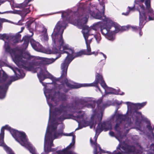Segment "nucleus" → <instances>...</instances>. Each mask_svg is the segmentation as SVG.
<instances>
[{"label": "nucleus", "instance_id": "13", "mask_svg": "<svg viewBox=\"0 0 154 154\" xmlns=\"http://www.w3.org/2000/svg\"><path fill=\"white\" fill-rule=\"evenodd\" d=\"M5 129L8 130L10 132L13 137L17 141L25 133L23 132L19 131L18 130L12 128L10 127L9 126L7 125H6L2 127L1 129V133L2 130V131H3L4 134H5Z\"/></svg>", "mask_w": 154, "mask_h": 154}, {"label": "nucleus", "instance_id": "7", "mask_svg": "<svg viewBox=\"0 0 154 154\" xmlns=\"http://www.w3.org/2000/svg\"><path fill=\"white\" fill-rule=\"evenodd\" d=\"M100 83L101 86L104 89L107 87L106 83L104 81L102 75L101 74L96 73L95 80L94 82L92 83L89 84H84V86L85 87H95L97 88L100 91V89L98 85V84Z\"/></svg>", "mask_w": 154, "mask_h": 154}, {"label": "nucleus", "instance_id": "37", "mask_svg": "<svg viewBox=\"0 0 154 154\" xmlns=\"http://www.w3.org/2000/svg\"><path fill=\"white\" fill-rule=\"evenodd\" d=\"M96 106V104L95 102H93L92 103H88L85 105L86 107L88 108H91L92 109H94Z\"/></svg>", "mask_w": 154, "mask_h": 154}, {"label": "nucleus", "instance_id": "29", "mask_svg": "<svg viewBox=\"0 0 154 154\" xmlns=\"http://www.w3.org/2000/svg\"><path fill=\"white\" fill-rule=\"evenodd\" d=\"M106 88H107V93L108 94H119L120 95H123L124 94V93L123 92H122L121 94H119L116 91V89H114L112 88L106 87Z\"/></svg>", "mask_w": 154, "mask_h": 154}, {"label": "nucleus", "instance_id": "47", "mask_svg": "<svg viewBox=\"0 0 154 154\" xmlns=\"http://www.w3.org/2000/svg\"><path fill=\"white\" fill-rule=\"evenodd\" d=\"M7 88V84H4L0 85V90H3Z\"/></svg>", "mask_w": 154, "mask_h": 154}, {"label": "nucleus", "instance_id": "58", "mask_svg": "<svg viewBox=\"0 0 154 154\" xmlns=\"http://www.w3.org/2000/svg\"><path fill=\"white\" fill-rule=\"evenodd\" d=\"M0 14H1V13L0 12ZM6 21V20L4 18H0V23H1L2 24V23L5 22Z\"/></svg>", "mask_w": 154, "mask_h": 154}, {"label": "nucleus", "instance_id": "9", "mask_svg": "<svg viewBox=\"0 0 154 154\" xmlns=\"http://www.w3.org/2000/svg\"><path fill=\"white\" fill-rule=\"evenodd\" d=\"M27 0H25L22 3L20 4H17L15 5L16 8H18L22 9V10H14L13 13L15 14H17L20 15L25 14L26 15L30 12L29 7L28 6V4L29 2H27Z\"/></svg>", "mask_w": 154, "mask_h": 154}, {"label": "nucleus", "instance_id": "11", "mask_svg": "<svg viewBox=\"0 0 154 154\" xmlns=\"http://www.w3.org/2000/svg\"><path fill=\"white\" fill-rule=\"evenodd\" d=\"M145 0H140V1L142 2H143ZM145 4L146 6V8L145 9V7H144L145 10L144 12L145 13L146 15H147L148 16V20H154V11L151 7L150 0H146ZM142 5L144 6L143 4L140 5H139L140 8L138 10L139 11V10H141L140 5Z\"/></svg>", "mask_w": 154, "mask_h": 154}, {"label": "nucleus", "instance_id": "32", "mask_svg": "<svg viewBox=\"0 0 154 154\" xmlns=\"http://www.w3.org/2000/svg\"><path fill=\"white\" fill-rule=\"evenodd\" d=\"M126 119V116L122 114H119L118 116L116 121L119 122L120 123H122L123 121H125Z\"/></svg>", "mask_w": 154, "mask_h": 154}, {"label": "nucleus", "instance_id": "3", "mask_svg": "<svg viewBox=\"0 0 154 154\" xmlns=\"http://www.w3.org/2000/svg\"><path fill=\"white\" fill-rule=\"evenodd\" d=\"M68 107L67 105H65L64 103H62L58 107L54 108L53 111L54 114L56 116H60L62 114V115L58 118V120L61 121L72 117L78 119H83L84 114L78 115L76 116H74L73 114H68L67 110Z\"/></svg>", "mask_w": 154, "mask_h": 154}, {"label": "nucleus", "instance_id": "62", "mask_svg": "<svg viewBox=\"0 0 154 154\" xmlns=\"http://www.w3.org/2000/svg\"><path fill=\"white\" fill-rule=\"evenodd\" d=\"M121 27V30H125L126 29L128 28L126 26Z\"/></svg>", "mask_w": 154, "mask_h": 154}, {"label": "nucleus", "instance_id": "49", "mask_svg": "<svg viewBox=\"0 0 154 154\" xmlns=\"http://www.w3.org/2000/svg\"><path fill=\"white\" fill-rule=\"evenodd\" d=\"M131 28L133 30L137 32V31L138 30L140 29L139 28V27H138L137 26H132L131 27Z\"/></svg>", "mask_w": 154, "mask_h": 154}, {"label": "nucleus", "instance_id": "46", "mask_svg": "<svg viewBox=\"0 0 154 154\" xmlns=\"http://www.w3.org/2000/svg\"><path fill=\"white\" fill-rule=\"evenodd\" d=\"M94 37L96 40L98 42L100 41L101 39L100 35V34L95 35H94Z\"/></svg>", "mask_w": 154, "mask_h": 154}, {"label": "nucleus", "instance_id": "56", "mask_svg": "<svg viewBox=\"0 0 154 154\" xmlns=\"http://www.w3.org/2000/svg\"><path fill=\"white\" fill-rule=\"evenodd\" d=\"M102 113L101 115L100 116V115H98L97 116V118L99 119V122H101L102 119Z\"/></svg>", "mask_w": 154, "mask_h": 154}, {"label": "nucleus", "instance_id": "61", "mask_svg": "<svg viewBox=\"0 0 154 154\" xmlns=\"http://www.w3.org/2000/svg\"><path fill=\"white\" fill-rule=\"evenodd\" d=\"M129 11H128L127 12H126V13H122V15H125V16H127L129 14Z\"/></svg>", "mask_w": 154, "mask_h": 154}, {"label": "nucleus", "instance_id": "30", "mask_svg": "<svg viewBox=\"0 0 154 154\" xmlns=\"http://www.w3.org/2000/svg\"><path fill=\"white\" fill-rule=\"evenodd\" d=\"M61 84L59 85L58 86V89L59 90H62L65 93L68 92L69 89L66 88L64 83H61Z\"/></svg>", "mask_w": 154, "mask_h": 154}, {"label": "nucleus", "instance_id": "52", "mask_svg": "<svg viewBox=\"0 0 154 154\" xmlns=\"http://www.w3.org/2000/svg\"><path fill=\"white\" fill-rule=\"evenodd\" d=\"M146 128H148V130L149 131H150L151 130H154V128L152 129V127L151 125V124L150 123H149L148 125H146Z\"/></svg>", "mask_w": 154, "mask_h": 154}, {"label": "nucleus", "instance_id": "40", "mask_svg": "<svg viewBox=\"0 0 154 154\" xmlns=\"http://www.w3.org/2000/svg\"><path fill=\"white\" fill-rule=\"evenodd\" d=\"M116 124L114 127V129L115 131H119L120 130V125L121 123H120L119 122L116 121Z\"/></svg>", "mask_w": 154, "mask_h": 154}, {"label": "nucleus", "instance_id": "64", "mask_svg": "<svg viewBox=\"0 0 154 154\" xmlns=\"http://www.w3.org/2000/svg\"><path fill=\"white\" fill-rule=\"evenodd\" d=\"M84 123L86 125V126H88L89 124V122L87 121H84Z\"/></svg>", "mask_w": 154, "mask_h": 154}, {"label": "nucleus", "instance_id": "23", "mask_svg": "<svg viewBox=\"0 0 154 154\" xmlns=\"http://www.w3.org/2000/svg\"><path fill=\"white\" fill-rule=\"evenodd\" d=\"M14 71L15 73L17 78L16 80H17L20 79H23L25 76V74L23 71L20 69H19L17 68H16Z\"/></svg>", "mask_w": 154, "mask_h": 154}, {"label": "nucleus", "instance_id": "17", "mask_svg": "<svg viewBox=\"0 0 154 154\" xmlns=\"http://www.w3.org/2000/svg\"><path fill=\"white\" fill-rule=\"evenodd\" d=\"M97 137L95 136L94 137V140H93L91 138L90 139V142L92 146H94V154H100L103 150L101 149L99 144H98L97 142Z\"/></svg>", "mask_w": 154, "mask_h": 154}, {"label": "nucleus", "instance_id": "24", "mask_svg": "<svg viewBox=\"0 0 154 154\" xmlns=\"http://www.w3.org/2000/svg\"><path fill=\"white\" fill-rule=\"evenodd\" d=\"M110 22L111 28L113 26L115 28V30L113 31L115 34L121 30L122 27L119 24L111 20H110Z\"/></svg>", "mask_w": 154, "mask_h": 154}, {"label": "nucleus", "instance_id": "20", "mask_svg": "<svg viewBox=\"0 0 154 154\" xmlns=\"http://www.w3.org/2000/svg\"><path fill=\"white\" fill-rule=\"evenodd\" d=\"M106 21V23L100 27L101 33L105 36L108 33L111 29L110 20Z\"/></svg>", "mask_w": 154, "mask_h": 154}, {"label": "nucleus", "instance_id": "27", "mask_svg": "<svg viewBox=\"0 0 154 154\" xmlns=\"http://www.w3.org/2000/svg\"><path fill=\"white\" fill-rule=\"evenodd\" d=\"M63 130L62 129L58 130L55 133H53L54 139H56L58 138L59 137H62L63 135Z\"/></svg>", "mask_w": 154, "mask_h": 154}, {"label": "nucleus", "instance_id": "1", "mask_svg": "<svg viewBox=\"0 0 154 154\" xmlns=\"http://www.w3.org/2000/svg\"><path fill=\"white\" fill-rule=\"evenodd\" d=\"M24 57L23 54L15 55V63L20 68H23L27 71H31L35 66H41L43 61L38 59H33L30 61L31 57L29 55Z\"/></svg>", "mask_w": 154, "mask_h": 154}, {"label": "nucleus", "instance_id": "44", "mask_svg": "<svg viewBox=\"0 0 154 154\" xmlns=\"http://www.w3.org/2000/svg\"><path fill=\"white\" fill-rule=\"evenodd\" d=\"M8 78V75L6 73L4 72H3L2 75V80L3 82L5 81Z\"/></svg>", "mask_w": 154, "mask_h": 154}, {"label": "nucleus", "instance_id": "53", "mask_svg": "<svg viewBox=\"0 0 154 154\" xmlns=\"http://www.w3.org/2000/svg\"><path fill=\"white\" fill-rule=\"evenodd\" d=\"M7 35L6 34H0V38L3 40L6 38Z\"/></svg>", "mask_w": 154, "mask_h": 154}, {"label": "nucleus", "instance_id": "60", "mask_svg": "<svg viewBox=\"0 0 154 154\" xmlns=\"http://www.w3.org/2000/svg\"><path fill=\"white\" fill-rule=\"evenodd\" d=\"M109 135L111 136H114V133L113 132L111 131L109 132Z\"/></svg>", "mask_w": 154, "mask_h": 154}, {"label": "nucleus", "instance_id": "55", "mask_svg": "<svg viewBox=\"0 0 154 154\" xmlns=\"http://www.w3.org/2000/svg\"><path fill=\"white\" fill-rule=\"evenodd\" d=\"M63 135L66 136H72V137H73V136H74L75 135L74 134L73 132H72L69 134H63Z\"/></svg>", "mask_w": 154, "mask_h": 154}, {"label": "nucleus", "instance_id": "5", "mask_svg": "<svg viewBox=\"0 0 154 154\" xmlns=\"http://www.w3.org/2000/svg\"><path fill=\"white\" fill-rule=\"evenodd\" d=\"M100 4L103 7V12L102 13L98 12L95 14L94 11H91L90 9H88L87 11H85V13L83 14V15L85 16L84 24L85 25L87 23L89 15L93 17L95 19L100 20L102 19L104 21H108L107 18L104 15V11L105 10L104 3L102 2H100Z\"/></svg>", "mask_w": 154, "mask_h": 154}, {"label": "nucleus", "instance_id": "45", "mask_svg": "<svg viewBox=\"0 0 154 154\" xmlns=\"http://www.w3.org/2000/svg\"><path fill=\"white\" fill-rule=\"evenodd\" d=\"M5 91L0 90V98L3 99L5 98Z\"/></svg>", "mask_w": 154, "mask_h": 154}, {"label": "nucleus", "instance_id": "26", "mask_svg": "<svg viewBox=\"0 0 154 154\" xmlns=\"http://www.w3.org/2000/svg\"><path fill=\"white\" fill-rule=\"evenodd\" d=\"M52 133V131H50L49 129L47 128L45 139V142H47L48 140L53 139Z\"/></svg>", "mask_w": 154, "mask_h": 154}, {"label": "nucleus", "instance_id": "25", "mask_svg": "<svg viewBox=\"0 0 154 154\" xmlns=\"http://www.w3.org/2000/svg\"><path fill=\"white\" fill-rule=\"evenodd\" d=\"M102 102L103 100L101 98L99 99L96 102L98 109L100 110L104 109L107 106V104H102Z\"/></svg>", "mask_w": 154, "mask_h": 154}, {"label": "nucleus", "instance_id": "50", "mask_svg": "<svg viewBox=\"0 0 154 154\" xmlns=\"http://www.w3.org/2000/svg\"><path fill=\"white\" fill-rule=\"evenodd\" d=\"M51 128L52 130H51V131H52V132H53V133H54L57 131V126H55L54 125H52L51 126Z\"/></svg>", "mask_w": 154, "mask_h": 154}, {"label": "nucleus", "instance_id": "41", "mask_svg": "<svg viewBox=\"0 0 154 154\" xmlns=\"http://www.w3.org/2000/svg\"><path fill=\"white\" fill-rule=\"evenodd\" d=\"M70 48L68 45H65L61 46V51H68Z\"/></svg>", "mask_w": 154, "mask_h": 154}, {"label": "nucleus", "instance_id": "19", "mask_svg": "<svg viewBox=\"0 0 154 154\" xmlns=\"http://www.w3.org/2000/svg\"><path fill=\"white\" fill-rule=\"evenodd\" d=\"M82 29L83 33V36L85 41V43L86 46L90 45L91 43L88 39V36L90 35L89 34V28L86 25L83 24L82 25Z\"/></svg>", "mask_w": 154, "mask_h": 154}, {"label": "nucleus", "instance_id": "35", "mask_svg": "<svg viewBox=\"0 0 154 154\" xmlns=\"http://www.w3.org/2000/svg\"><path fill=\"white\" fill-rule=\"evenodd\" d=\"M46 142H45L44 143V151L47 153H48L49 152L52 151L51 149V147L49 146L48 144L47 146H46Z\"/></svg>", "mask_w": 154, "mask_h": 154}, {"label": "nucleus", "instance_id": "54", "mask_svg": "<svg viewBox=\"0 0 154 154\" xmlns=\"http://www.w3.org/2000/svg\"><path fill=\"white\" fill-rule=\"evenodd\" d=\"M48 141L50 142V144H49V146H50L51 147H52L54 146V144L53 143V139L51 140H48Z\"/></svg>", "mask_w": 154, "mask_h": 154}, {"label": "nucleus", "instance_id": "57", "mask_svg": "<svg viewBox=\"0 0 154 154\" xmlns=\"http://www.w3.org/2000/svg\"><path fill=\"white\" fill-rule=\"evenodd\" d=\"M95 116V113H94L91 116V121L93 122H94V117ZM94 124V122H93V124Z\"/></svg>", "mask_w": 154, "mask_h": 154}, {"label": "nucleus", "instance_id": "39", "mask_svg": "<svg viewBox=\"0 0 154 154\" xmlns=\"http://www.w3.org/2000/svg\"><path fill=\"white\" fill-rule=\"evenodd\" d=\"M146 104V102H143L141 103H138L137 104L136 107L138 109H140L145 106Z\"/></svg>", "mask_w": 154, "mask_h": 154}, {"label": "nucleus", "instance_id": "38", "mask_svg": "<svg viewBox=\"0 0 154 154\" xmlns=\"http://www.w3.org/2000/svg\"><path fill=\"white\" fill-rule=\"evenodd\" d=\"M89 28V34L90 35V32L92 30H94L95 31H96L98 29V25L97 24H95L91 28L89 27L88 26H87Z\"/></svg>", "mask_w": 154, "mask_h": 154}, {"label": "nucleus", "instance_id": "2", "mask_svg": "<svg viewBox=\"0 0 154 154\" xmlns=\"http://www.w3.org/2000/svg\"><path fill=\"white\" fill-rule=\"evenodd\" d=\"M64 21H60L57 23L55 28L54 29V32L51 35L52 39L54 40L57 36L58 35H60V38L59 42L60 43V46L58 47V49L57 48H54L52 50L53 53L54 54H59L58 58L60 57L61 54H63V51H61V46L63 45V39L62 35L64 29L66 28V26H63Z\"/></svg>", "mask_w": 154, "mask_h": 154}, {"label": "nucleus", "instance_id": "12", "mask_svg": "<svg viewBox=\"0 0 154 154\" xmlns=\"http://www.w3.org/2000/svg\"><path fill=\"white\" fill-rule=\"evenodd\" d=\"M28 140L27 136L25 133L17 142L21 145L27 149L32 154H37L35 151V148L32 146Z\"/></svg>", "mask_w": 154, "mask_h": 154}, {"label": "nucleus", "instance_id": "15", "mask_svg": "<svg viewBox=\"0 0 154 154\" xmlns=\"http://www.w3.org/2000/svg\"><path fill=\"white\" fill-rule=\"evenodd\" d=\"M110 127H111V124L107 122L100 123L96 128V134H98V135L103 130L105 131L109 130Z\"/></svg>", "mask_w": 154, "mask_h": 154}, {"label": "nucleus", "instance_id": "14", "mask_svg": "<svg viewBox=\"0 0 154 154\" xmlns=\"http://www.w3.org/2000/svg\"><path fill=\"white\" fill-rule=\"evenodd\" d=\"M56 96H57V97L59 100L65 101L66 100V95L63 93L60 92V91H58L57 92H54L53 94H49L48 98L51 99V102H54L55 103L54 106H56L58 104Z\"/></svg>", "mask_w": 154, "mask_h": 154}, {"label": "nucleus", "instance_id": "33", "mask_svg": "<svg viewBox=\"0 0 154 154\" xmlns=\"http://www.w3.org/2000/svg\"><path fill=\"white\" fill-rule=\"evenodd\" d=\"M3 133V131H2L0 133V146H4L5 144L4 140V134Z\"/></svg>", "mask_w": 154, "mask_h": 154}, {"label": "nucleus", "instance_id": "16", "mask_svg": "<svg viewBox=\"0 0 154 154\" xmlns=\"http://www.w3.org/2000/svg\"><path fill=\"white\" fill-rule=\"evenodd\" d=\"M40 69L39 74H37L38 78L40 79V82H42L45 79L47 78L50 79V76H51V74L48 72L46 69H42L39 67L36 68L35 70V72H36L37 69Z\"/></svg>", "mask_w": 154, "mask_h": 154}, {"label": "nucleus", "instance_id": "6", "mask_svg": "<svg viewBox=\"0 0 154 154\" xmlns=\"http://www.w3.org/2000/svg\"><path fill=\"white\" fill-rule=\"evenodd\" d=\"M61 75L60 77L55 79L56 81H59L60 83H64L69 90L73 89H77L82 87H85L84 84L72 85L69 83L67 78V69H61Z\"/></svg>", "mask_w": 154, "mask_h": 154}, {"label": "nucleus", "instance_id": "59", "mask_svg": "<svg viewBox=\"0 0 154 154\" xmlns=\"http://www.w3.org/2000/svg\"><path fill=\"white\" fill-rule=\"evenodd\" d=\"M128 8L129 9V10L128 11H129V12L130 11L133 10L134 9V7H131L128 6Z\"/></svg>", "mask_w": 154, "mask_h": 154}, {"label": "nucleus", "instance_id": "4", "mask_svg": "<svg viewBox=\"0 0 154 154\" xmlns=\"http://www.w3.org/2000/svg\"><path fill=\"white\" fill-rule=\"evenodd\" d=\"M121 148L124 150V153L126 154H141V151L136 149L134 146L129 145L128 143L125 141L119 144L116 150L112 152H109V154H123V152Z\"/></svg>", "mask_w": 154, "mask_h": 154}, {"label": "nucleus", "instance_id": "51", "mask_svg": "<svg viewBox=\"0 0 154 154\" xmlns=\"http://www.w3.org/2000/svg\"><path fill=\"white\" fill-rule=\"evenodd\" d=\"M6 151H9L8 154H14L12 150L8 146L6 147Z\"/></svg>", "mask_w": 154, "mask_h": 154}, {"label": "nucleus", "instance_id": "28", "mask_svg": "<svg viewBox=\"0 0 154 154\" xmlns=\"http://www.w3.org/2000/svg\"><path fill=\"white\" fill-rule=\"evenodd\" d=\"M115 34L114 31H112L110 30L105 36L109 40L113 41L115 39Z\"/></svg>", "mask_w": 154, "mask_h": 154}, {"label": "nucleus", "instance_id": "48", "mask_svg": "<svg viewBox=\"0 0 154 154\" xmlns=\"http://www.w3.org/2000/svg\"><path fill=\"white\" fill-rule=\"evenodd\" d=\"M13 42L14 43H18L19 42L18 37L15 36L13 38Z\"/></svg>", "mask_w": 154, "mask_h": 154}, {"label": "nucleus", "instance_id": "10", "mask_svg": "<svg viewBox=\"0 0 154 154\" xmlns=\"http://www.w3.org/2000/svg\"><path fill=\"white\" fill-rule=\"evenodd\" d=\"M141 10H139V35L141 36L143 35V32L142 31V29L144 25L145 24L147 18V16L146 15L145 13L144 12L145 10V7L143 5H140Z\"/></svg>", "mask_w": 154, "mask_h": 154}, {"label": "nucleus", "instance_id": "18", "mask_svg": "<svg viewBox=\"0 0 154 154\" xmlns=\"http://www.w3.org/2000/svg\"><path fill=\"white\" fill-rule=\"evenodd\" d=\"M75 136H73L72 142L65 149L61 150H59L56 151V152L57 154H73V152L71 151H69V149L73 146L75 143Z\"/></svg>", "mask_w": 154, "mask_h": 154}, {"label": "nucleus", "instance_id": "21", "mask_svg": "<svg viewBox=\"0 0 154 154\" xmlns=\"http://www.w3.org/2000/svg\"><path fill=\"white\" fill-rule=\"evenodd\" d=\"M26 25L29 32L32 33L31 35H32L34 34L33 31L36 29V23L34 21H29L26 23Z\"/></svg>", "mask_w": 154, "mask_h": 154}, {"label": "nucleus", "instance_id": "36", "mask_svg": "<svg viewBox=\"0 0 154 154\" xmlns=\"http://www.w3.org/2000/svg\"><path fill=\"white\" fill-rule=\"evenodd\" d=\"M58 58V57H57L55 59L53 58L47 59L45 60V63L47 64H51L54 62L55 60Z\"/></svg>", "mask_w": 154, "mask_h": 154}, {"label": "nucleus", "instance_id": "43", "mask_svg": "<svg viewBox=\"0 0 154 154\" xmlns=\"http://www.w3.org/2000/svg\"><path fill=\"white\" fill-rule=\"evenodd\" d=\"M87 50H86V55H91V48L90 45L86 46Z\"/></svg>", "mask_w": 154, "mask_h": 154}, {"label": "nucleus", "instance_id": "34", "mask_svg": "<svg viewBox=\"0 0 154 154\" xmlns=\"http://www.w3.org/2000/svg\"><path fill=\"white\" fill-rule=\"evenodd\" d=\"M22 40L23 41V46L27 47L28 45L29 42L28 37L27 36H24Z\"/></svg>", "mask_w": 154, "mask_h": 154}, {"label": "nucleus", "instance_id": "22", "mask_svg": "<svg viewBox=\"0 0 154 154\" xmlns=\"http://www.w3.org/2000/svg\"><path fill=\"white\" fill-rule=\"evenodd\" d=\"M5 51L6 52L9 53L11 55H13L14 56V60L15 61V55L17 54H23L22 53L20 54H16V51L15 49L14 48H11L10 45L8 43H6L5 42Z\"/></svg>", "mask_w": 154, "mask_h": 154}, {"label": "nucleus", "instance_id": "63", "mask_svg": "<svg viewBox=\"0 0 154 154\" xmlns=\"http://www.w3.org/2000/svg\"><path fill=\"white\" fill-rule=\"evenodd\" d=\"M23 21V20H20L18 22V24L19 25H22V22Z\"/></svg>", "mask_w": 154, "mask_h": 154}, {"label": "nucleus", "instance_id": "8", "mask_svg": "<svg viewBox=\"0 0 154 154\" xmlns=\"http://www.w3.org/2000/svg\"><path fill=\"white\" fill-rule=\"evenodd\" d=\"M63 54L66 53L67 56L66 57L63 62L61 65V69H68L69 63L74 58V51L71 48H69L68 51H63Z\"/></svg>", "mask_w": 154, "mask_h": 154}, {"label": "nucleus", "instance_id": "31", "mask_svg": "<svg viewBox=\"0 0 154 154\" xmlns=\"http://www.w3.org/2000/svg\"><path fill=\"white\" fill-rule=\"evenodd\" d=\"M86 54V50H82L74 54V58L76 57H80L83 55Z\"/></svg>", "mask_w": 154, "mask_h": 154}, {"label": "nucleus", "instance_id": "42", "mask_svg": "<svg viewBox=\"0 0 154 154\" xmlns=\"http://www.w3.org/2000/svg\"><path fill=\"white\" fill-rule=\"evenodd\" d=\"M142 122V120L137 116H136L135 120L136 124L138 125L139 126H140Z\"/></svg>", "mask_w": 154, "mask_h": 154}]
</instances>
